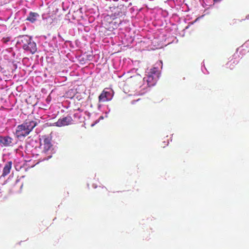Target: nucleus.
I'll return each instance as SVG.
<instances>
[{
	"label": "nucleus",
	"instance_id": "7",
	"mask_svg": "<svg viewBox=\"0 0 249 249\" xmlns=\"http://www.w3.org/2000/svg\"><path fill=\"white\" fill-rule=\"evenodd\" d=\"M13 139L9 136H0V143L2 146H9L12 144Z\"/></svg>",
	"mask_w": 249,
	"mask_h": 249
},
{
	"label": "nucleus",
	"instance_id": "3",
	"mask_svg": "<svg viewBox=\"0 0 249 249\" xmlns=\"http://www.w3.org/2000/svg\"><path fill=\"white\" fill-rule=\"evenodd\" d=\"M159 75L160 71L158 67L154 66L147 72V77H144V79H146V80L149 86H152L155 85Z\"/></svg>",
	"mask_w": 249,
	"mask_h": 249
},
{
	"label": "nucleus",
	"instance_id": "8",
	"mask_svg": "<svg viewBox=\"0 0 249 249\" xmlns=\"http://www.w3.org/2000/svg\"><path fill=\"white\" fill-rule=\"evenodd\" d=\"M39 18V15L37 13L31 12L26 18V20L33 23L35 22Z\"/></svg>",
	"mask_w": 249,
	"mask_h": 249
},
{
	"label": "nucleus",
	"instance_id": "9",
	"mask_svg": "<svg viewBox=\"0 0 249 249\" xmlns=\"http://www.w3.org/2000/svg\"><path fill=\"white\" fill-rule=\"evenodd\" d=\"M12 161H9L5 164L2 171V177H5L10 173L12 168Z\"/></svg>",
	"mask_w": 249,
	"mask_h": 249
},
{
	"label": "nucleus",
	"instance_id": "11",
	"mask_svg": "<svg viewBox=\"0 0 249 249\" xmlns=\"http://www.w3.org/2000/svg\"><path fill=\"white\" fill-rule=\"evenodd\" d=\"M103 189H105L106 190H107V189L106 187H103Z\"/></svg>",
	"mask_w": 249,
	"mask_h": 249
},
{
	"label": "nucleus",
	"instance_id": "2",
	"mask_svg": "<svg viewBox=\"0 0 249 249\" xmlns=\"http://www.w3.org/2000/svg\"><path fill=\"white\" fill-rule=\"evenodd\" d=\"M17 43L20 44L24 50L32 54L35 53L37 51L36 43L32 40V37L28 35L18 36Z\"/></svg>",
	"mask_w": 249,
	"mask_h": 249
},
{
	"label": "nucleus",
	"instance_id": "5",
	"mask_svg": "<svg viewBox=\"0 0 249 249\" xmlns=\"http://www.w3.org/2000/svg\"><path fill=\"white\" fill-rule=\"evenodd\" d=\"M113 93L108 89H105L99 96V102H105L112 99Z\"/></svg>",
	"mask_w": 249,
	"mask_h": 249
},
{
	"label": "nucleus",
	"instance_id": "6",
	"mask_svg": "<svg viewBox=\"0 0 249 249\" xmlns=\"http://www.w3.org/2000/svg\"><path fill=\"white\" fill-rule=\"evenodd\" d=\"M73 120L71 116L68 115L62 118H60L54 123L56 126L61 127L65 125H68L72 124Z\"/></svg>",
	"mask_w": 249,
	"mask_h": 249
},
{
	"label": "nucleus",
	"instance_id": "1",
	"mask_svg": "<svg viewBox=\"0 0 249 249\" xmlns=\"http://www.w3.org/2000/svg\"><path fill=\"white\" fill-rule=\"evenodd\" d=\"M37 124V123L35 121L26 120L17 127L15 132L17 137L21 138L28 136Z\"/></svg>",
	"mask_w": 249,
	"mask_h": 249
},
{
	"label": "nucleus",
	"instance_id": "4",
	"mask_svg": "<svg viewBox=\"0 0 249 249\" xmlns=\"http://www.w3.org/2000/svg\"><path fill=\"white\" fill-rule=\"evenodd\" d=\"M52 138L50 136L43 135L40 138V146L43 151L46 153L49 151L53 146L52 144Z\"/></svg>",
	"mask_w": 249,
	"mask_h": 249
},
{
	"label": "nucleus",
	"instance_id": "10",
	"mask_svg": "<svg viewBox=\"0 0 249 249\" xmlns=\"http://www.w3.org/2000/svg\"><path fill=\"white\" fill-rule=\"evenodd\" d=\"M221 0H213V1H214V2H219V1H221Z\"/></svg>",
	"mask_w": 249,
	"mask_h": 249
}]
</instances>
